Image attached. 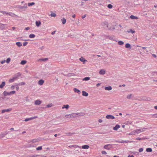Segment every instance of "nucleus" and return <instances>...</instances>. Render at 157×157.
<instances>
[{
    "label": "nucleus",
    "mask_w": 157,
    "mask_h": 157,
    "mask_svg": "<svg viewBox=\"0 0 157 157\" xmlns=\"http://www.w3.org/2000/svg\"><path fill=\"white\" fill-rule=\"evenodd\" d=\"M37 117V116H35V117H31L30 118H29V121H30V120H32L36 119Z\"/></svg>",
    "instance_id": "obj_32"
},
{
    "label": "nucleus",
    "mask_w": 157,
    "mask_h": 157,
    "mask_svg": "<svg viewBox=\"0 0 157 157\" xmlns=\"http://www.w3.org/2000/svg\"><path fill=\"white\" fill-rule=\"evenodd\" d=\"M11 88L12 90H13L14 88V86H11Z\"/></svg>",
    "instance_id": "obj_56"
},
{
    "label": "nucleus",
    "mask_w": 157,
    "mask_h": 157,
    "mask_svg": "<svg viewBox=\"0 0 157 157\" xmlns=\"http://www.w3.org/2000/svg\"><path fill=\"white\" fill-rule=\"evenodd\" d=\"M27 63V61H26V60H22L20 63L21 64V65H24L25 64Z\"/></svg>",
    "instance_id": "obj_30"
},
{
    "label": "nucleus",
    "mask_w": 157,
    "mask_h": 157,
    "mask_svg": "<svg viewBox=\"0 0 157 157\" xmlns=\"http://www.w3.org/2000/svg\"><path fill=\"white\" fill-rule=\"evenodd\" d=\"M112 147V145L110 144H108L105 145L104 146V148L107 150H109Z\"/></svg>",
    "instance_id": "obj_5"
},
{
    "label": "nucleus",
    "mask_w": 157,
    "mask_h": 157,
    "mask_svg": "<svg viewBox=\"0 0 157 157\" xmlns=\"http://www.w3.org/2000/svg\"><path fill=\"white\" fill-rule=\"evenodd\" d=\"M37 117V116H35V117H31L30 118H29V121H30V120H32L36 119Z\"/></svg>",
    "instance_id": "obj_33"
},
{
    "label": "nucleus",
    "mask_w": 157,
    "mask_h": 157,
    "mask_svg": "<svg viewBox=\"0 0 157 157\" xmlns=\"http://www.w3.org/2000/svg\"><path fill=\"white\" fill-rule=\"evenodd\" d=\"M108 7L109 8L111 9L113 7V6L112 5L109 4L108 5Z\"/></svg>",
    "instance_id": "obj_46"
},
{
    "label": "nucleus",
    "mask_w": 157,
    "mask_h": 157,
    "mask_svg": "<svg viewBox=\"0 0 157 157\" xmlns=\"http://www.w3.org/2000/svg\"><path fill=\"white\" fill-rule=\"evenodd\" d=\"M137 47H140L141 48V49H139L140 52V54H144V53H143V52L144 53H145V52L144 50L146 49V47H141V46H139V45H137Z\"/></svg>",
    "instance_id": "obj_2"
},
{
    "label": "nucleus",
    "mask_w": 157,
    "mask_h": 157,
    "mask_svg": "<svg viewBox=\"0 0 157 157\" xmlns=\"http://www.w3.org/2000/svg\"><path fill=\"white\" fill-rule=\"evenodd\" d=\"M41 24V22L40 21H36V26L38 27Z\"/></svg>",
    "instance_id": "obj_25"
},
{
    "label": "nucleus",
    "mask_w": 157,
    "mask_h": 157,
    "mask_svg": "<svg viewBox=\"0 0 157 157\" xmlns=\"http://www.w3.org/2000/svg\"><path fill=\"white\" fill-rule=\"evenodd\" d=\"M130 17L132 19H137L138 18V17H137L133 15H131Z\"/></svg>",
    "instance_id": "obj_28"
},
{
    "label": "nucleus",
    "mask_w": 157,
    "mask_h": 157,
    "mask_svg": "<svg viewBox=\"0 0 157 157\" xmlns=\"http://www.w3.org/2000/svg\"><path fill=\"white\" fill-rule=\"evenodd\" d=\"M125 47L126 48H129L131 47V45L130 44L127 43L126 44Z\"/></svg>",
    "instance_id": "obj_36"
},
{
    "label": "nucleus",
    "mask_w": 157,
    "mask_h": 157,
    "mask_svg": "<svg viewBox=\"0 0 157 157\" xmlns=\"http://www.w3.org/2000/svg\"><path fill=\"white\" fill-rule=\"evenodd\" d=\"M52 106H53V105L51 103V104H50L48 105H47V107H48V108L51 107Z\"/></svg>",
    "instance_id": "obj_45"
},
{
    "label": "nucleus",
    "mask_w": 157,
    "mask_h": 157,
    "mask_svg": "<svg viewBox=\"0 0 157 157\" xmlns=\"http://www.w3.org/2000/svg\"><path fill=\"white\" fill-rule=\"evenodd\" d=\"M5 25L2 23H0V29H4L5 28Z\"/></svg>",
    "instance_id": "obj_19"
},
{
    "label": "nucleus",
    "mask_w": 157,
    "mask_h": 157,
    "mask_svg": "<svg viewBox=\"0 0 157 157\" xmlns=\"http://www.w3.org/2000/svg\"><path fill=\"white\" fill-rule=\"evenodd\" d=\"M41 101L40 100H36L35 101V104L36 105H39L41 103Z\"/></svg>",
    "instance_id": "obj_13"
},
{
    "label": "nucleus",
    "mask_w": 157,
    "mask_h": 157,
    "mask_svg": "<svg viewBox=\"0 0 157 157\" xmlns=\"http://www.w3.org/2000/svg\"><path fill=\"white\" fill-rule=\"evenodd\" d=\"M73 90L75 93H77L78 94H80V91L76 88H74L73 89Z\"/></svg>",
    "instance_id": "obj_11"
},
{
    "label": "nucleus",
    "mask_w": 157,
    "mask_h": 157,
    "mask_svg": "<svg viewBox=\"0 0 157 157\" xmlns=\"http://www.w3.org/2000/svg\"><path fill=\"white\" fill-rule=\"evenodd\" d=\"M5 82H3L0 85V88H2L5 85Z\"/></svg>",
    "instance_id": "obj_17"
},
{
    "label": "nucleus",
    "mask_w": 157,
    "mask_h": 157,
    "mask_svg": "<svg viewBox=\"0 0 157 157\" xmlns=\"http://www.w3.org/2000/svg\"><path fill=\"white\" fill-rule=\"evenodd\" d=\"M89 147V146L87 145H85L82 146V148L83 149H88Z\"/></svg>",
    "instance_id": "obj_10"
},
{
    "label": "nucleus",
    "mask_w": 157,
    "mask_h": 157,
    "mask_svg": "<svg viewBox=\"0 0 157 157\" xmlns=\"http://www.w3.org/2000/svg\"><path fill=\"white\" fill-rule=\"evenodd\" d=\"M56 14L55 13H52L51 14V17H56Z\"/></svg>",
    "instance_id": "obj_37"
},
{
    "label": "nucleus",
    "mask_w": 157,
    "mask_h": 157,
    "mask_svg": "<svg viewBox=\"0 0 157 157\" xmlns=\"http://www.w3.org/2000/svg\"><path fill=\"white\" fill-rule=\"evenodd\" d=\"M44 82V80H39L38 82V84L39 85H42Z\"/></svg>",
    "instance_id": "obj_15"
},
{
    "label": "nucleus",
    "mask_w": 157,
    "mask_h": 157,
    "mask_svg": "<svg viewBox=\"0 0 157 157\" xmlns=\"http://www.w3.org/2000/svg\"><path fill=\"white\" fill-rule=\"evenodd\" d=\"M61 21H62V24H65L66 22V19L63 17L61 19Z\"/></svg>",
    "instance_id": "obj_20"
},
{
    "label": "nucleus",
    "mask_w": 157,
    "mask_h": 157,
    "mask_svg": "<svg viewBox=\"0 0 157 157\" xmlns=\"http://www.w3.org/2000/svg\"><path fill=\"white\" fill-rule=\"evenodd\" d=\"M5 112H6V109H3L2 110V113H4Z\"/></svg>",
    "instance_id": "obj_53"
},
{
    "label": "nucleus",
    "mask_w": 157,
    "mask_h": 157,
    "mask_svg": "<svg viewBox=\"0 0 157 157\" xmlns=\"http://www.w3.org/2000/svg\"><path fill=\"white\" fill-rule=\"evenodd\" d=\"M141 138L140 137H138V138L136 139V140H141Z\"/></svg>",
    "instance_id": "obj_61"
},
{
    "label": "nucleus",
    "mask_w": 157,
    "mask_h": 157,
    "mask_svg": "<svg viewBox=\"0 0 157 157\" xmlns=\"http://www.w3.org/2000/svg\"><path fill=\"white\" fill-rule=\"evenodd\" d=\"M143 148H140L139 149V152H141L143 151Z\"/></svg>",
    "instance_id": "obj_50"
},
{
    "label": "nucleus",
    "mask_w": 157,
    "mask_h": 157,
    "mask_svg": "<svg viewBox=\"0 0 157 157\" xmlns=\"http://www.w3.org/2000/svg\"><path fill=\"white\" fill-rule=\"evenodd\" d=\"M7 15H9L10 16L13 17H17L16 15L12 13H7Z\"/></svg>",
    "instance_id": "obj_14"
},
{
    "label": "nucleus",
    "mask_w": 157,
    "mask_h": 157,
    "mask_svg": "<svg viewBox=\"0 0 157 157\" xmlns=\"http://www.w3.org/2000/svg\"><path fill=\"white\" fill-rule=\"evenodd\" d=\"M128 157H134V156L132 155H129L128 156Z\"/></svg>",
    "instance_id": "obj_59"
},
{
    "label": "nucleus",
    "mask_w": 157,
    "mask_h": 157,
    "mask_svg": "<svg viewBox=\"0 0 157 157\" xmlns=\"http://www.w3.org/2000/svg\"><path fill=\"white\" fill-rule=\"evenodd\" d=\"M16 90H18L19 89V87H18V86H17L16 87Z\"/></svg>",
    "instance_id": "obj_63"
},
{
    "label": "nucleus",
    "mask_w": 157,
    "mask_h": 157,
    "mask_svg": "<svg viewBox=\"0 0 157 157\" xmlns=\"http://www.w3.org/2000/svg\"><path fill=\"white\" fill-rule=\"evenodd\" d=\"M69 108V105H64L63 107H62V109H64V108L66 109H67Z\"/></svg>",
    "instance_id": "obj_16"
},
{
    "label": "nucleus",
    "mask_w": 157,
    "mask_h": 157,
    "mask_svg": "<svg viewBox=\"0 0 157 157\" xmlns=\"http://www.w3.org/2000/svg\"><path fill=\"white\" fill-rule=\"evenodd\" d=\"M42 147L41 146L38 147L36 148V149L37 150H40L42 149Z\"/></svg>",
    "instance_id": "obj_39"
},
{
    "label": "nucleus",
    "mask_w": 157,
    "mask_h": 157,
    "mask_svg": "<svg viewBox=\"0 0 157 157\" xmlns=\"http://www.w3.org/2000/svg\"><path fill=\"white\" fill-rule=\"evenodd\" d=\"M82 95L84 96H88V94L85 91H82Z\"/></svg>",
    "instance_id": "obj_18"
},
{
    "label": "nucleus",
    "mask_w": 157,
    "mask_h": 157,
    "mask_svg": "<svg viewBox=\"0 0 157 157\" xmlns=\"http://www.w3.org/2000/svg\"><path fill=\"white\" fill-rule=\"evenodd\" d=\"M146 151L147 152H151L152 151V149L151 148H148L146 149Z\"/></svg>",
    "instance_id": "obj_26"
},
{
    "label": "nucleus",
    "mask_w": 157,
    "mask_h": 157,
    "mask_svg": "<svg viewBox=\"0 0 157 157\" xmlns=\"http://www.w3.org/2000/svg\"><path fill=\"white\" fill-rule=\"evenodd\" d=\"M107 119H115V117L113 115H108L106 116L105 117Z\"/></svg>",
    "instance_id": "obj_7"
},
{
    "label": "nucleus",
    "mask_w": 157,
    "mask_h": 157,
    "mask_svg": "<svg viewBox=\"0 0 157 157\" xmlns=\"http://www.w3.org/2000/svg\"><path fill=\"white\" fill-rule=\"evenodd\" d=\"M72 17L73 18H75V14H74V15H73L72 16Z\"/></svg>",
    "instance_id": "obj_64"
},
{
    "label": "nucleus",
    "mask_w": 157,
    "mask_h": 157,
    "mask_svg": "<svg viewBox=\"0 0 157 157\" xmlns=\"http://www.w3.org/2000/svg\"><path fill=\"white\" fill-rule=\"evenodd\" d=\"M55 32H56V31H53V32H52V35H53V34H54L55 33Z\"/></svg>",
    "instance_id": "obj_62"
},
{
    "label": "nucleus",
    "mask_w": 157,
    "mask_h": 157,
    "mask_svg": "<svg viewBox=\"0 0 157 157\" xmlns=\"http://www.w3.org/2000/svg\"><path fill=\"white\" fill-rule=\"evenodd\" d=\"M98 122L99 123H101L102 122V120L101 119H100L98 120Z\"/></svg>",
    "instance_id": "obj_57"
},
{
    "label": "nucleus",
    "mask_w": 157,
    "mask_h": 157,
    "mask_svg": "<svg viewBox=\"0 0 157 157\" xmlns=\"http://www.w3.org/2000/svg\"><path fill=\"white\" fill-rule=\"evenodd\" d=\"M6 62V60H2V61H0V63H1L2 64H3L5 62Z\"/></svg>",
    "instance_id": "obj_47"
},
{
    "label": "nucleus",
    "mask_w": 157,
    "mask_h": 157,
    "mask_svg": "<svg viewBox=\"0 0 157 157\" xmlns=\"http://www.w3.org/2000/svg\"><path fill=\"white\" fill-rule=\"evenodd\" d=\"M6 112H8L9 111H11L12 110L11 109H6Z\"/></svg>",
    "instance_id": "obj_49"
},
{
    "label": "nucleus",
    "mask_w": 157,
    "mask_h": 157,
    "mask_svg": "<svg viewBox=\"0 0 157 157\" xmlns=\"http://www.w3.org/2000/svg\"><path fill=\"white\" fill-rule=\"evenodd\" d=\"M28 44V43L27 42H25L23 43V45L24 46H26Z\"/></svg>",
    "instance_id": "obj_52"
},
{
    "label": "nucleus",
    "mask_w": 157,
    "mask_h": 157,
    "mask_svg": "<svg viewBox=\"0 0 157 157\" xmlns=\"http://www.w3.org/2000/svg\"><path fill=\"white\" fill-rule=\"evenodd\" d=\"M30 29V28L29 27H27L25 28V29L26 30H28Z\"/></svg>",
    "instance_id": "obj_58"
},
{
    "label": "nucleus",
    "mask_w": 157,
    "mask_h": 157,
    "mask_svg": "<svg viewBox=\"0 0 157 157\" xmlns=\"http://www.w3.org/2000/svg\"><path fill=\"white\" fill-rule=\"evenodd\" d=\"M90 79V78L89 77H86L83 78V81H88Z\"/></svg>",
    "instance_id": "obj_31"
},
{
    "label": "nucleus",
    "mask_w": 157,
    "mask_h": 157,
    "mask_svg": "<svg viewBox=\"0 0 157 157\" xmlns=\"http://www.w3.org/2000/svg\"><path fill=\"white\" fill-rule=\"evenodd\" d=\"M124 44V42L122 41H119L118 42V44L120 45H122Z\"/></svg>",
    "instance_id": "obj_35"
},
{
    "label": "nucleus",
    "mask_w": 157,
    "mask_h": 157,
    "mask_svg": "<svg viewBox=\"0 0 157 157\" xmlns=\"http://www.w3.org/2000/svg\"><path fill=\"white\" fill-rule=\"evenodd\" d=\"M15 93H16L15 91H14V90L10 91V92H8L6 91H5L3 92V94L4 95V96H7L11 95L12 94H14Z\"/></svg>",
    "instance_id": "obj_1"
},
{
    "label": "nucleus",
    "mask_w": 157,
    "mask_h": 157,
    "mask_svg": "<svg viewBox=\"0 0 157 157\" xmlns=\"http://www.w3.org/2000/svg\"><path fill=\"white\" fill-rule=\"evenodd\" d=\"M120 128V126L119 124H117L115 127L113 128V129L114 130H117L118 129Z\"/></svg>",
    "instance_id": "obj_12"
},
{
    "label": "nucleus",
    "mask_w": 157,
    "mask_h": 157,
    "mask_svg": "<svg viewBox=\"0 0 157 157\" xmlns=\"http://www.w3.org/2000/svg\"><path fill=\"white\" fill-rule=\"evenodd\" d=\"M127 32L128 33H131L132 34H133L135 33V31L134 30H132L131 29L127 31Z\"/></svg>",
    "instance_id": "obj_27"
},
{
    "label": "nucleus",
    "mask_w": 157,
    "mask_h": 157,
    "mask_svg": "<svg viewBox=\"0 0 157 157\" xmlns=\"http://www.w3.org/2000/svg\"><path fill=\"white\" fill-rule=\"evenodd\" d=\"M99 73L101 75H104L105 73V71L104 69H101Z\"/></svg>",
    "instance_id": "obj_8"
},
{
    "label": "nucleus",
    "mask_w": 157,
    "mask_h": 157,
    "mask_svg": "<svg viewBox=\"0 0 157 157\" xmlns=\"http://www.w3.org/2000/svg\"><path fill=\"white\" fill-rule=\"evenodd\" d=\"M81 115V113H73L70 114V117H71V118L75 117H77L78 116H80Z\"/></svg>",
    "instance_id": "obj_3"
},
{
    "label": "nucleus",
    "mask_w": 157,
    "mask_h": 157,
    "mask_svg": "<svg viewBox=\"0 0 157 157\" xmlns=\"http://www.w3.org/2000/svg\"><path fill=\"white\" fill-rule=\"evenodd\" d=\"M35 4V3L34 2H32V3H28V6H32L34 5Z\"/></svg>",
    "instance_id": "obj_38"
},
{
    "label": "nucleus",
    "mask_w": 157,
    "mask_h": 157,
    "mask_svg": "<svg viewBox=\"0 0 157 157\" xmlns=\"http://www.w3.org/2000/svg\"><path fill=\"white\" fill-rule=\"evenodd\" d=\"M115 142L120 143H127L129 142L128 140H116Z\"/></svg>",
    "instance_id": "obj_6"
},
{
    "label": "nucleus",
    "mask_w": 157,
    "mask_h": 157,
    "mask_svg": "<svg viewBox=\"0 0 157 157\" xmlns=\"http://www.w3.org/2000/svg\"><path fill=\"white\" fill-rule=\"evenodd\" d=\"M153 117L155 118H157V114L154 115Z\"/></svg>",
    "instance_id": "obj_54"
},
{
    "label": "nucleus",
    "mask_w": 157,
    "mask_h": 157,
    "mask_svg": "<svg viewBox=\"0 0 157 157\" xmlns=\"http://www.w3.org/2000/svg\"><path fill=\"white\" fill-rule=\"evenodd\" d=\"M27 8V5L26 4H24L23 6H21L19 7V8L21 9H23L24 8L26 9Z\"/></svg>",
    "instance_id": "obj_22"
},
{
    "label": "nucleus",
    "mask_w": 157,
    "mask_h": 157,
    "mask_svg": "<svg viewBox=\"0 0 157 157\" xmlns=\"http://www.w3.org/2000/svg\"><path fill=\"white\" fill-rule=\"evenodd\" d=\"M101 153L102 154H104V155H106L107 154L106 152L105 151H101Z\"/></svg>",
    "instance_id": "obj_48"
},
{
    "label": "nucleus",
    "mask_w": 157,
    "mask_h": 157,
    "mask_svg": "<svg viewBox=\"0 0 157 157\" xmlns=\"http://www.w3.org/2000/svg\"><path fill=\"white\" fill-rule=\"evenodd\" d=\"M71 76H75V74L74 73H71Z\"/></svg>",
    "instance_id": "obj_60"
},
{
    "label": "nucleus",
    "mask_w": 157,
    "mask_h": 157,
    "mask_svg": "<svg viewBox=\"0 0 157 157\" xmlns=\"http://www.w3.org/2000/svg\"><path fill=\"white\" fill-rule=\"evenodd\" d=\"M29 121V118H26L25 120V121Z\"/></svg>",
    "instance_id": "obj_55"
},
{
    "label": "nucleus",
    "mask_w": 157,
    "mask_h": 157,
    "mask_svg": "<svg viewBox=\"0 0 157 157\" xmlns=\"http://www.w3.org/2000/svg\"><path fill=\"white\" fill-rule=\"evenodd\" d=\"M35 35L33 34H31L29 35V37L30 38H34L35 37Z\"/></svg>",
    "instance_id": "obj_29"
},
{
    "label": "nucleus",
    "mask_w": 157,
    "mask_h": 157,
    "mask_svg": "<svg viewBox=\"0 0 157 157\" xmlns=\"http://www.w3.org/2000/svg\"><path fill=\"white\" fill-rule=\"evenodd\" d=\"M132 94H128L127 96V98H128V99H130L131 98V97H132Z\"/></svg>",
    "instance_id": "obj_41"
},
{
    "label": "nucleus",
    "mask_w": 157,
    "mask_h": 157,
    "mask_svg": "<svg viewBox=\"0 0 157 157\" xmlns=\"http://www.w3.org/2000/svg\"><path fill=\"white\" fill-rule=\"evenodd\" d=\"M145 129L142 128L141 129H137L135 130V132L136 133H139L141 132H143L145 131Z\"/></svg>",
    "instance_id": "obj_4"
},
{
    "label": "nucleus",
    "mask_w": 157,
    "mask_h": 157,
    "mask_svg": "<svg viewBox=\"0 0 157 157\" xmlns=\"http://www.w3.org/2000/svg\"><path fill=\"white\" fill-rule=\"evenodd\" d=\"M16 44L18 47H21L22 46V44L20 42H16Z\"/></svg>",
    "instance_id": "obj_23"
},
{
    "label": "nucleus",
    "mask_w": 157,
    "mask_h": 157,
    "mask_svg": "<svg viewBox=\"0 0 157 157\" xmlns=\"http://www.w3.org/2000/svg\"><path fill=\"white\" fill-rule=\"evenodd\" d=\"M0 12L4 14H7V13H6L5 11H0Z\"/></svg>",
    "instance_id": "obj_51"
},
{
    "label": "nucleus",
    "mask_w": 157,
    "mask_h": 157,
    "mask_svg": "<svg viewBox=\"0 0 157 157\" xmlns=\"http://www.w3.org/2000/svg\"><path fill=\"white\" fill-rule=\"evenodd\" d=\"M79 147V148H81L80 147L78 146V145H75V146H74V145H71V146H69V147Z\"/></svg>",
    "instance_id": "obj_43"
},
{
    "label": "nucleus",
    "mask_w": 157,
    "mask_h": 157,
    "mask_svg": "<svg viewBox=\"0 0 157 157\" xmlns=\"http://www.w3.org/2000/svg\"><path fill=\"white\" fill-rule=\"evenodd\" d=\"M48 60V58H44V59H40V60L42 61H45Z\"/></svg>",
    "instance_id": "obj_44"
},
{
    "label": "nucleus",
    "mask_w": 157,
    "mask_h": 157,
    "mask_svg": "<svg viewBox=\"0 0 157 157\" xmlns=\"http://www.w3.org/2000/svg\"><path fill=\"white\" fill-rule=\"evenodd\" d=\"M79 60L83 63H85V62L87 61L84 58L82 57L79 59Z\"/></svg>",
    "instance_id": "obj_9"
},
{
    "label": "nucleus",
    "mask_w": 157,
    "mask_h": 157,
    "mask_svg": "<svg viewBox=\"0 0 157 157\" xmlns=\"http://www.w3.org/2000/svg\"><path fill=\"white\" fill-rule=\"evenodd\" d=\"M15 78H16L13 77L12 78L10 79L9 80V82L11 83L13 82Z\"/></svg>",
    "instance_id": "obj_24"
},
{
    "label": "nucleus",
    "mask_w": 157,
    "mask_h": 157,
    "mask_svg": "<svg viewBox=\"0 0 157 157\" xmlns=\"http://www.w3.org/2000/svg\"><path fill=\"white\" fill-rule=\"evenodd\" d=\"M112 89V87L111 86L106 87L105 88V89L106 90H110Z\"/></svg>",
    "instance_id": "obj_21"
},
{
    "label": "nucleus",
    "mask_w": 157,
    "mask_h": 157,
    "mask_svg": "<svg viewBox=\"0 0 157 157\" xmlns=\"http://www.w3.org/2000/svg\"><path fill=\"white\" fill-rule=\"evenodd\" d=\"M70 114H69V115H65V117L66 118H71V117H70Z\"/></svg>",
    "instance_id": "obj_42"
},
{
    "label": "nucleus",
    "mask_w": 157,
    "mask_h": 157,
    "mask_svg": "<svg viewBox=\"0 0 157 157\" xmlns=\"http://www.w3.org/2000/svg\"><path fill=\"white\" fill-rule=\"evenodd\" d=\"M25 83L24 82H21V83H19L18 85H21V86H22V85H25Z\"/></svg>",
    "instance_id": "obj_40"
},
{
    "label": "nucleus",
    "mask_w": 157,
    "mask_h": 157,
    "mask_svg": "<svg viewBox=\"0 0 157 157\" xmlns=\"http://www.w3.org/2000/svg\"><path fill=\"white\" fill-rule=\"evenodd\" d=\"M10 58H8L6 60V62L7 63H8L10 62Z\"/></svg>",
    "instance_id": "obj_34"
}]
</instances>
